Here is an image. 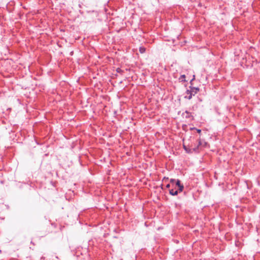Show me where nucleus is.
Returning a JSON list of instances; mask_svg holds the SVG:
<instances>
[{
  "instance_id": "nucleus-6",
  "label": "nucleus",
  "mask_w": 260,
  "mask_h": 260,
  "mask_svg": "<svg viewBox=\"0 0 260 260\" xmlns=\"http://www.w3.org/2000/svg\"><path fill=\"white\" fill-rule=\"evenodd\" d=\"M146 51V49L144 47H140L139 48V51L141 53H144Z\"/></svg>"
},
{
  "instance_id": "nucleus-3",
  "label": "nucleus",
  "mask_w": 260,
  "mask_h": 260,
  "mask_svg": "<svg viewBox=\"0 0 260 260\" xmlns=\"http://www.w3.org/2000/svg\"><path fill=\"white\" fill-rule=\"evenodd\" d=\"M178 189L175 190L174 189H171L169 190V193L172 196H177L179 192H181L184 189V186L183 184L180 185L178 187Z\"/></svg>"
},
{
  "instance_id": "nucleus-7",
  "label": "nucleus",
  "mask_w": 260,
  "mask_h": 260,
  "mask_svg": "<svg viewBox=\"0 0 260 260\" xmlns=\"http://www.w3.org/2000/svg\"><path fill=\"white\" fill-rule=\"evenodd\" d=\"M182 184H181V181L179 180H177L176 181V185L177 186H180V185H181Z\"/></svg>"
},
{
  "instance_id": "nucleus-2",
  "label": "nucleus",
  "mask_w": 260,
  "mask_h": 260,
  "mask_svg": "<svg viewBox=\"0 0 260 260\" xmlns=\"http://www.w3.org/2000/svg\"><path fill=\"white\" fill-rule=\"evenodd\" d=\"M201 144H202V143H201V140H199V142H198V145L197 147H192L191 148H187V147L184 145L183 148L186 152H189V153H191L193 152H197L198 151L199 146Z\"/></svg>"
},
{
  "instance_id": "nucleus-1",
  "label": "nucleus",
  "mask_w": 260,
  "mask_h": 260,
  "mask_svg": "<svg viewBox=\"0 0 260 260\" xmlns=\"http://www.w3.org/2000/svg\"><path fill=\"white\" fill-rule=\"evenodd\" d=\"M189 88H190L189 90L188 89L186 90V93L187 95L185 96V99L188 100H190L193 95H194L200 91V89L198 87L190 86Z\"/></svg>"
},
{
  "instance_id": "nucleus-5",
  "label": "nucleus",
  "mask_w": 260,
  "mask_h": 260,
  "mask_svg": "<svg viewBox=\"0 0 260 260\" xmlns=\"http://www.w3.org/2000/svg\"><path fill=\"white\" fill-rule=\"evenodd\" d=\"M185 75H181L179 78V80L180 81V82H186V80H185Z\"/></svg>"
},
{
  "instance_id": "nucleus-11",
  "label": "nucleus",
  "mask_w": 260,
  "mask_h": 260,
  "mask_svg": "<svg viewBox=\"0 0 260 260\" xmlns=\"http://www.w3.org/2000/svg\"><path fill=\"white\" fill-rule=\"evenodd\" d=\"M196 131H197V132L198 133H201V130L200 129H196Z\"/></svg>"
},
{
  "instance_id": "nucleus-9",
  "label": "nucleus",
  "mask_w": 260,
  "mask_h": 260,
  "mask_svg": "<svg viewBox=\"0 0 260 260\" xmlns=\"http://www.w3.org/2000/svg\"><path fill=\"white\" fill-rule=\"evenodd\" d=\"M116 71H117V72L119 73L123 72V71L121 70V69L119 68L117 69Z\"/></svg>"
},
{
  "instance_id": "nucleus-13",
  "label": "nucleus",
  "mask_w": 260,
  "mask_h": 260,
  "mask_svg": "<svg viewBox=\"0 0 260 260\" xmlns=\"http://www.w3.org/2000/svg\"><path fill=\"white\" fill-rule=\"evenodd\" d=\"M170 186H171V185H170V184H167V185H166V187H167V188H169L170 187Z\"/></svg>"
},
{
  "instance_id": "nucleus-4",
  "label": "nucleus",
  "mask_w": 260,
  "mask_h": 260,
  "mask_svg": "<svg viewBox=\"0 0 260 260\" xmlns=\"http://www.w3.org/2000/svg\"><path fill=\"white\" fill-rule=\"evenodd\" d=\"M185 113L186 114L185 116L186 118H191V120H194V117L192 115L191 112H190L186 110L185 112L183 113V114H184Z\"/></svg>"
},
{
  "instance_id": "nucleus-8",
  "label": "nucleus",
  "mask_w": 260,
  "mask_h": 260,
  "mask_svg": "<svg viewBox=\"0 0 260 260\" xmlns=\"http://www.w3.org/2000/svg\"><path fill=\"white\" fill-rule=\"evenodd\" d=\"M198 108V106L196 105H194L191 108H190V110H192V111H194L196 110V109H197Z\"/></svg>"
},
{
  "instance_id": "nucleus-12",
  "label": "nucleus",
  "mask_w": 260,
  "mask_h": 260,
  "mask_svg": "<svg viewBox=\"0 0 260 260\" xmlns=\"http://www.w3.org/2000/svg\"><path fill=\"white\" fill-rule=\"evenodd\" d=\"M197 128L194 127H190V130H196Z\"/></svg>"
},
{
  "instance_id": "nucleus-10",
  "label": "nucleus",
  "mask_w": 260,
  "mask_h": 260,
  "mask_svg": "<svg viewBox=\"0 0 260 260\" xmlns=\"http://www.w3.org/2000/svg\"><path fill=\"white\" fill-rule=\"evenodd\" d=\"M176 180H175V179H171L170 180V182H171V183H174L175 182H176Z\"/></svg>"
}]
</instances>
